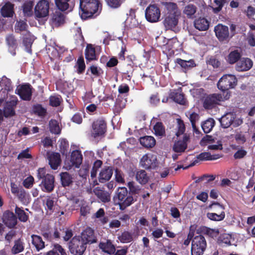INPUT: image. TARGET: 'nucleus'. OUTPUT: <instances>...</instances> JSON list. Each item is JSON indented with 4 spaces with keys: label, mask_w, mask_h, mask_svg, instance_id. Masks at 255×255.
Segmentation results:
<instances>
[{
    "label": "nucleus",
    "mask_w": 255,
    "mask_h": 255,
    "mask_svg": "<svg viewBox=\"0 0 255 255\" xmlns=\"http://www.w3.org/2000/svg\"><path fill=\"white\" fill-rule=\"evenodd\" d=\"M99 247L103 252L109 255H113L116 251L115 246L110 240H107L105 242H100Z\"/></svg>",
    "instance_id": "393cba45"
},
{
    "label": "nucleus",
    "mask_w": 255,
    "mask_h": 255,
    "mask_svg": "<svg viewBox=\"0 0 255 255\" xmlns=\"http://www.w3.org/2000/svg\"><path fill=\"white\" fill-rule=\"evenodd\" d=\"M170 96L175 102L181 105H186L187 101L185 98V95L182 92L181 88H179L171 92Z\"/></svg>",
    "instance_id": "412c9836"
},
{
    "label": "nucleus",
    "mask_w": 255,
    "mask_h": 255,
    "mask_svg": "<svg viewBox=\"0 0 255 255\" xmlns=\"http://www.w3.org/2000/svg\"><path fill=\"white\" fill-rule=\"evenodd\" d=\"M253 66L252 61L248 58L240 59L236 65V69L238 71H246L250 70Z\"/></svg>",
    "instance_id": "5701e85b"
},
{
    "label": "nucleus",
    "mask_w": 255,
    "mask_h": 255,
    "mask_svg": "<svg viewBox=\"0 0 255 255\" xmlns=\"http://www.w3.org/2000/svg\"><path fill=\"white\" fill-rule=\"evenodd\" d=\"M60 96H51L49 98V105L52 107H57L61 104Z\"/></svg>",
    "instance_id": "69168bd1"
},
{
    "label": "nucleus",
    "mask_w": 255,
    "mask_h": 255,
    "mask_svg": "<svg viewBox=\"0 0 255 255\" xmlns=\"http://www.w3.org/2000/svg\"><path fill=\"white\" fill-rule=\"evenodd\" d=\"M200 116L198 114L193 112L189 115V120L191 123L193 130L194 132H197L198 128L196 126V123L199 120Z\"/></svg>",
    "instance_id": "603ef678"
},
{
    "label": "nucleus",
    "mask_w": 255,
    "mask_h": 255,
    "mask_svg": "<svg viewBox=\"0 0 255 255\" xmlns=\"http://www.w3.org/2000/svg\"><path fill=\"white\" fill-rule=\"evenodd\" d=\"M15 94L24 101H30L32 97V87L29 83L19 85L16 90Z\"/></svg>",
    "instance_id": "f8f14e48"
},
{
    "label": "nucleus",
    "mask_w": 255,
    "mask_h": 255,
    "mask_svg": "<svg viewBox=\"0 0 255 255\" xmlns=\"http://www.w3.org/2000/svg\"><path fill=\"white\" fill-rule=\"evenodd\" d=\"M136 180L141 184H145L147 183L149 177L146 171L144 170H140L136 172L135 174Z\"/></svg>",
    "instance_id": "79ce46f5"
},
{
    "label": "nucleus",
    "mask_w": 255,
    "mask_h": 255,
    "mask_svg": "<svg viewBox=\"0 0 255 255\" xmlns=\"http://www.w3.org/2000/svg\"><path fill=\"white\" fill-rule=\"evenodd\" d=\"M14 212L15 215L17 217V219H18L20 222L25 223L28 220V215L25 212L22 208L16 206Z\"/></svg>",
    "instance_id": "ea45409f"
},
{
    "label": "nucleus",
    "mask_w": 255,
    "mask_h": 255,
    "mask_svg": "<svg viewBox=\"0 0 255 255\" xmlns=\"http://www.w3.org/2000/svg\"><path fill=\"white\" fill-rule=\"evenodd\" d=\"M190 140V135L188 133L183 135L182 139L175 141L172 149L177 153L184 152L187 148L188 142Z\"/></svg>",
    "instance_id": "2eb2a0df"
},
{
    "label": "nucleus",
    "mask_w": 255,
    "mask_h": 255,
    "mask_svg": "<svg viewBox=\"0 0 255 255\" xmlns=\"http://www.w3.org/2000/svg\"><path fill=\"white\" fill-rule=\"evenodd\" d=\"M34 1L28 0L25 1L22 5V12L25 17H31L33 15V7Z\"/></svg>",
    "instance_id": "cd10ccee"
},
{
    "label": "nucleus",
    "mask_w": 255,
    "mask_h": 255,
    "mask_svg": "<svg viewBox=\"0 0 255 255\" xmlns=\"http://www.w3.org/2000/svg\"><path fill=\"white\" fill-rule=\"evenodd\" d=\"M83 156L80 151L75 150L72 151L71 155L70 162L71 164L69 166L68 169L75 166L79 168L82 162Z\"/></svg>",
    "instance_id": "6ab92c4d"
},
{
    "label": "nucleus",
    "mask_w": 255,
    "mask_h": 255,
    "mask_svg": "<svg viewBox=\"0 0 255 255\" xmlns=\"http://www.w3.org/2000/svg\"><path fill=\"white\" fill-rule=\"evenodd\" d=\"M165 6L167 11V15H180V11L178 9V6L176 3L166 2Z\"/></svg>",
    "instance_id": "c9c22d12"
},
{
    "label": "nucleus",
    "mask_w": 255,
    "mask_h": 255,
    "mask_svg": "<svg viewBox=\"0 0 255 255\" xmlns=\"http://www.w3.org/2000/svg\"><path fill=\"white\" fill-rule=\"evenodd\" d=\"M32 111L35 115L40 117H45L47 113L46 109L39 104H37L33 106Z\"/></svg>",
    "instance_id": "49530a36"
},
{
    "label": "nucleus",
    "mask_w": 255,
    "mask_h": 255,
    "mask_svg": "<svg viewBox=\"0 0 255 255\" xmlns=\"http://www.w3.org/2000/svg\"><path fill=\"white\" fill-rule=\"evenodd\" d=\"M18 103V99L15 96H11L3 105L4 117L11 118L16 115L15 109Z\"/></svg>",
    "instance_id": "9d476101"
},
{
    "label": "nucleus",
    "mask_w": 255,
    "mask_h": 255,
    "mask_svg": "<svg viewBox=\"0 0 255 255\" xmlns=\"http://www.w3.org/2000/svg\"><path fill=\"white\" fill-rule=\"evenodd\" d=\"M37 177L41 181L39 186L42 191L50 193L54 188V176L50 174L46 173L44 168H39L37 170Z\"/></svg>",
    "instance_id": "7ed1b4c3"
},
{
    "label": "nucleus",
    "mask_w": 255,
    "mask_h": 255,
    "mask_svg": "<svg viewBox=\"0 0 255 255\" xmlns=\"http://www.w3.org/2000/svg\"><path fill=\"white\" fill-rule=\"evenodd\" d=\"M78 236L87 245H91L97 242L94 230L89 227H87Z\"/></svg>",
    "instance_id": "ddd939ff"
},
{
    "label": "nucleus",
    "mask_w": 255,
    "mask_h": 255,
    "mask_svg": "<svg viewBox=\"0 0 255 255\" xmlns=\"http://www.w3.org/2000/svg\"><path fill=\"white\" fill-rule=\"evenodd\" d=\"M177 131L176 132V135L177 137H179L180 135L182 134H184V132L185 131V126L183 120L181 119H177Z\"/></svg>",
    "instance_id": "864d4df0"
},
{
    "label": "nucleus",
    "mask_w": 255,
    "mask_h": 255,
    "mask_svg": "<svg viewBox=\"0 0 255 255\" xmlns=\"http://www.w3.org/2000/svg\"><path fill=\"white\" fill-rule=\"evenodd\" d=\"M115 179L116 181L120 183H125V179L124 177V174L123 172L119 169L116 168L115 170Z\"/></svg>",
    "instance_id": "774afa93"
},
{
    "label": "nucleus",
    "mask_w": 255,
    "mask_h": 255,
    "mask_svg": "<svg viewBox=\"0 0 255 255\" xmlns=\"http://www.w3.org/2000/svg\"><path fill=\"white\" fill-rule=\"evenodd\" d=\"M24 249V243L20 239H18L14 241V245L11 249V253L13 255H16L22 252Z\"/></svg>",
    "instance_id": "58836bf2"
},
{
    "label": "nucleus",
    "mask_w": 255,
    "mask_h": 255,
    "mask_svg": "<svg viewBox=\"0 0 255 255\" xmlns=\"http://www.w3.org/2000/svg\"><path fill=\"white\" fill-rule=\"evenodd\" d=\"M33 36L29 31H27L25 34H23L22 43L25 46L26 51L31 53V46L34 41Z\"/></svg>",
    "instance_id": "bb28decb"
},
{
    "label": "nucleus",
    "mask_w": 255,
    "mask_h": 255,
    "mask_svg": "<svg viewBox=\"0 0 255 255\" xmlns=\"http://www.w3.org/2000/svg\"><path fill=\"white\" fill-rule=\"evenodd\" d=\"M155 134L158 136H163L165 134V128L161 122H157L153 127Z\"/></svg>",
    "instance_id": "6e6d98bb"
},
{
    "label": "nucleus",
    "mask_w": 255,
    "mask_h": 255,
    "mask_svg": "<svg viewBox=\"0 0 255 255\" xmlns=\"http://www.w3.org/2000/svg\"><path fill=\"white\" fill-rule=\"evenodd\" d=\"M52 20L58 24L63 23L64 22V15L60 12H56L52 16Z\"/></svg>",
    "instance_id": "0e129e2a"
},
{
    "label": "nucleus",
    "mask_w": 255,
    "mask_h": 255,
    "mask_svg": "<svg viewBox=\"0 0 255 255\" xmlns=\"http://www.w3.org/2000/svg\"><path fill=\"white\" fill-rule=\"evenodd\" d=\"M92 134L94 137L103 136L107 131V124L104 117L95 119L92 124Z\"/></svg>",
    "instance_id": "6e6552de"
},
{
    "label": "nucleus",
    "mask_w": 255,
    "mask_h": 255,
    "mask_svg": "<svg viewBox=\"0 0 255 255\" xmlns=\"http://www.w3.org/2000/svg\"><path fill=\"white\" fill-rule=\"evenodd\" d=\"M85 58L87 61H91L97 59L95 48L91 44H87L85 49Z\"/></svg>",
    "instance_id": "2f4dec72"
},
{
    "label": "nucleus",
    "mask_w": 255,
    "mask_h": 255,
    "mask_svg": "<svg viewBox=\"0 0 255 255\" xmlns=\"http://www.w3.org/2000/svg\"><path fill=\"white\" fill-rule=\"evenodd\" d=\"M214 31L220 41L227 40L229 38V28L227 26L218 24L214 27Z\"/></svg>",
    "instance_id": "f3484780"
},
{
    "label": "nucleus",
    "mask_w": 255,
    "mask_h": 255,
    "mask_svg": "<svg viewBox=\"0 0 255 255\" xmlns=\"http://www.w3.org/2000/svg\"><path fill=\"white\" fill-rule=\"evenodd\" d=\"M215 125V121L212 118H210L204 121L201 125L204 132L206 133H209Z\"/></svg>",
    "instance_id": "37998d69"
},
{
    "label": "nucleus",
    "mask_w": 255,
    "mask_h": 255,
    "mask_svg": "<svg viewBox=\"0 0 255 255\" xmlns=\"http://www.w3.org/2000/svg\"><path fill=\"white\" fill-rule=\"evenodd\" d=\"M44 205H45V209L50 211V214L53 213L54 210V201L53 199L51 197H48L45 201L44 202Z\"/></svg>",
    "instance_id": "bf43d9fd"
},
{
    "label": "nucleus",
    "mask_w": 255,
    "mask_h": 255,
    "mask_svg": "<svg viewBox=\"0 0 255 255\" xmlns=\"http://www.w3.org/2000/svg\"><path fill=\"white\" fill-rule=\"evenodd\" d=\"M176 63L185 70H189L196 66L195 61L193 59L186 61L181 58H177L176 60Z\"/></svg>",
    "instance_id": "72a5a7b5"
},
{
    "label": "nucleus",
    "mask_w": 255,
    "mask_h": 255,
    "mask_svg": "<svg viewBox=\"0 0 255 255\" xmlns=\"http://www.w3.org/2000/svg\"><path fill=\"white\" fill-rule=\"evenodd\" d=\"M47 154H48V159L50 167L53 170L57 169L61 162L60 154L57 152H52L50 154L48 152Z\"/></svg>",
    "instance_id": "b1692460"
},
{
    "label": "nucleus",
    "mask_w": 255,
    "mask_h": 255,
    "mask_svg": "<svg viewBox=\"0 0 255 255\" xmlns=\"http://www.w3.org/2000/svg\"><path fill=\"white\" fill-rule=\"evenodd\" d=\"M119 240L123 243H128L133 240L131 234L128 231H124L119 237Z\"/></svg>",
    "instance_id": "4d7b16f0"
},
{
    "label": "nucleus",
    "mask_w": 255,
    "mask_h": 255,
    "mask_svg": "<svg viewBox=\"0 0 255 255\" xmlns=\"http://www.w3.org/2000/svg\"><path fill=\"white\" fill-rule=\"evenodd\" d=\"M234 120V115L231 113H229L221 117L220 122L223 128H228L232 125Z\"/></svg>",
    "instance_id": "c756f323"
},
{
    "label": "nucleus",
    "mask_w": 255,
    "mask_h": 255,
    "mask_svg": "<svg viewBox=\"0 0 255 255\" xmlns=\"http://www.w3.org/2000/svg\"><path fill=\"white\" fill-rule=\"evenodd\" d=\"M0 13L3 17H12L14 14V4L10 2H6L1 8Z\"/></svg>",
    "instance_id": "a878e982"
},
{
    "label": "nucleus",
    "mask_w": 255,
    "mask_h": 255,
    "mask_svg": "<svg viewBox=\"0 0 255 255\" xmlns=\"http://www.w3.org/2000/svg\"><path fill=\"white\" fill-rule=\"evenodd\" d=\"M207 247L205 237L200 235L196 236L191 243V255H203Z\"/></svg>",
    "instance_id": "423d86ee"
},
{
    "label": "nucleus",
    "mask_w": 255,
    "mask_h": 255,
    "mask_svg": "<svg viewBox=\"0 0 255 255\" xmlns=\"http://www.w3.org/2000/svg\"><path fill=\"white\" fill-rule=\"evenodd\" d=\"M2 221L4 225L9 229L14 228L18 222L16 216L9 210H6L3 213Z\"/></svg>",
    "instance_id": "4468645a"
},
{
    "label": "nucleus",
    "mask_w": 255,
    "mask_h": 255,
    "mask_svg": "<svg viewBox=\"0 0 255 255\" xmlns=\"http://www.w3.org/2000/svg\"><path fill=\"white\" fill-rule=\"evenodd\" d=\"M230 97V93L226 92L225 96L221 94H212L207 95L204 98L203 106L206 110H211L219 105L220 102L228 100Z\"/></svg>",
    "instance_id": "20e7f679"
},
{
    "label": "nucleus",
    "mask_w": 255,
    "mask_h": 255,
    "mask_svg": "<svg viewBox=\"0 0 255 255\" xmlns=\"http://www.w3.org/2000/svg\"><path fill=\"white\" fill-rule=\"evenodd\" d=\"M61 184L63 187L69 186L73 182V178L67 172H62L60 174Z\"/></svg>",
    "instance_id": "4c0bfd02"
},
{
    "label": "nucleus",
    "mask_w": 255,
    "mask_h": 255,
    "mask_svg": "<svg viewBox=\"0 0 255 255\" xmlns=\"http://www.w3.org/2000/svg\"><path fill=\"white\" fill-rule=\"evenodd\" d=\"M87 247V245L78 236L73 237L68 243L69 252L73 255H83Z\"/></svg>",
    "instance_id": "39448f33"
},
{
    "label": "nucleus",
    "mask_w": 255,
    "mask_h": 255,
    "mask_svg": "<svg viewBox=\"0 0 255 255\" xmlns=\"http://www.w3.org/2000/svg\"><path fill=\"white\" fill-rule=\"evenodd\" d=\"M194 26L200 31H205L208 29L209 22L205 18L200 17L194 21Z\"/></svg>",
    "instance_id": "c85d7f7f"
},
{
    "label": "nucleus",
    "mask_w": 255,
    "mask_h": 255,
    "mask_svg": "<svg viewBox=\"0 0 255 255\" xmlns=\"http://www.w3.org/2000/svg\"><path fill=\"white\" fill-rule=\"evenodd\" d=\"M140 143L144 147L149 148L153 147L155 144V139L151 136H144L139 138Z\"/></svg>",
    "instance_id": "7c9ffc66"
},
{
    "label": "nucleus",
    "mask_w": 255,
    "mask_h": 255,
    "mask_svg": "<svg viewBox=\"0 0 255 255\" xmlns=\"http://www.w3.org/2000/svg\"><path fill=\"white\" fill-rule=\"evenodd\" d=\"M197 10L196 6L193 4H189L186 5L183 10V13L186 14L188 18H193V15Z\"/></svg>",
    "instance_id": "de8ad7c7"
},
{
    "label": "nucleus",
    "mask_w": 255,
    "mask_h": 255,
    "mask_svg": "<svg viewBox=\"0 0 255 255\" xmlns=\"http://www.w3.org/2000/svg\"><path fill=\"white\" fill-rule=\"evenodd\" d=\"M179 45V41L177 38H172L168 39L167 43L164 45L166 47V49H167L168 51L172 50L174 51L175 50H177L178 46Z\"/></svg>",
    "instance_id": "8fccbe9b"
},
{
    "label": "nucleus",
    "mask_w": 255,
    "mask_h": 255,
    "mask_svg": "<svg viewBox=\"0 0 255 255\" xmlns=\"http://www.w3.org/2000/svg\"><path fill=\"white\" fill-rule=\"evenodd\" d=\"M99 0H80L79 14L83 19L91 17L98 10Z\"/></svg>",
    "instance_id": "f03ea898"
},
{
    "label": "nucleus",
    "mask_w": 255,
    "mask_h": 255,
    "mask_svg": "<svg viewBox=\"0 0 255 255\" xmlns=\"http://www.w3.org/2000/svg\"><path fill=\"white\" fill-rule=\"evenodd\" d=\"M77 64L78 65L77 69V73L79 74H82L84 72L86 68L84 59L83 56H80L78 58Z\"/></svg>",
    "instance_id": "052dcab7"
},
{
    "label": "nucleus",
    "mask_w": 255,
    "mask_h": 255,
    "mask_svg": "<svg viewBox=\"0 0 255 255\" xmlns=\"http://www.w3.org/2000/svg\"><path fill=\"white\" fill-rule=\"evenodd\" d=\"M156 158L151 154H146L143 155L140 160L141 166L146 169L155 168Z\"/></svg>",
    "instance_id": "dca6fc26"
},
{
    "label": "nucleus",
    "mask_w": 255,
    "mask_h": 255,
    "mask_svg": "<svg viewBox=\"0 0 255 255\" xmlns=\"http://www.w3.org/2000/svg\"><path fill=\"white\" fill-rule=\"evenodd\" d=\"M93 193L100 201L104 203L111 201L112 191H106L100 187H97L93 189Z\"/></svg>",
    "instance_id": "a211bd4d"
},
{
    "label": "nucleus",
    "mask_w": 255,
    "mask_h": 255,
    "mask_svg": "<svg viewBox=\"0 0 255 255\" xmlns=\"http://www.w3.org/2000/svg\"><path fill=\"white\" fill-rule=\"evenodd\" d=\"M113 174V168L111 166H106L100 171L98 180L100 183H104L108 181L111 178Z\"/></svg>",
    "instance_id": "aec40b11"
},
{
    "label": "nucleus",
    "mask_w": 255,
    "mask_h": 255,
    "mask_svg": "<svg viewBox=\"0 0 255 255\" xmlns=\"http://www.w3.org/2000/svg\"><path fill=\"white\" fill-rule=\"evenodd\" d=\"M28 25L26 23V20H19L17 21L15 26L14 29L16 33H20L22 31H27Z\"/></svg>",
    "instance_id": "a18cd8bd"
},
{
    "label": "nucleus",
    "mask_w": 255,
    "mask_h": 255,
    "mask_svg": "<svg viewBox=\"0 0 255 255\" xmlns=\"http://www.w3.org/2000/svg\"><path fill=\"white\" fill-rule=\"evenodd\" d=\"M127 186L129 189V192H128V193H130L131 195H132L133 194H138L140 189L138 186L136 185L134 182H128Z\"/></svg>",
    "instance_id": "e2e57ef3"
},
{
    "label": "nucleus",
    "mask_w": 255,
    "mask_h": 255,
    "mask_svg": "<svg viewBox=\"0 0 255 255\" xmlns=\"http://www.w3.org/2000/svg\"><path fill=\"white\" fill-rule=\"evenodd\" d=\"M70 0H54L57 8L61 11H65L69 9Z\"/></svg>",
    "instance_id": "3c124183"
},
{
    "label": "nucleus",
    "mask_w": 255,
    "mask_h": 255,
    "mask_svg": "<svg viewBox=\"0 0 255 255\" xmlns=\"http://www.w3.org/2000/svg\"><path fill=\"white\" fill-rule=\"evenodd\" d=\"M114 200L115 204L119 206V209L121 211L125 210L136 201V199L133 198L125 187L118 188L114 197Z\"/></svg>",
    "instance_id": "f257e3e1"
},
{
    "label": "nucleus",
    "mask_w": 255,
    "mask_h": 255,
    "mask_svg": "<svg viewBox=\"0 0 255 255\" xmlns=\"http://www.w3.org/2000/svg\"><path fill=\"white\" fill-rule=\"evenodd\" d=\"M179 16L177 15H167L163 22L166 29L172 30L175 28L178 24Z\"/></svg>",
    "instance_id": "4be33fe9"
},
{
    "label": "nucleus",
    "mask_w": 255,
    "mask_h": 255,
    "mask_svg": "<svg viewBox=\"0 0 255 255\" xmlns=\"http://www.w3.org/2000/svg\"><path fill=\"white\" fill-rule=\"evenodd\" d=\"M160 10L156 4H150L145 9V16L150 22H156L159 20Z\"/></svg>",
    "instance_id": "9b49d317"
},
{
    "label": "nucleus",
    "mask_w": 255,
    "mask_h": 255,
    "mask_svg": "<svg viewBox=\"0 0 255 255\" xmlns=\"http://www.w3.org/2000/svg\"><path fill=\"white\" fill-rule=\"evenodd\" d=\"M60 151L63 155H67L68 153L69 143L67 140L63 139L61 140L59 145Z\"/></svg>",
    "instance_id": "680f3d73"
},
{
    "label": "nucleus",
    "mask_w": 255,
    "mask_h": 255,
    "mask_svg": "<svg viewBox=\"0 0 255 255\" xmlns=\"http://www.w3.org/2000/svg\"><path fill=\"white\" fill-rule=\"evenodd\" d=\"M6 42L8 46L12 48L15 49L17 46V40L12 34L6 36Z\"/></svg>",
    "instance_id": "13d9d810"
},
{
    "label": "nucleus",
    "mask_w": 255,
    "mask_h": 255,
    "mask_svg": "<svg viewBox=\"0 0 255 255\" xmlns=\"http://www.w3.org/2000/svg\"><path fill=\"white\" fill-rule=\"evenodd\" d=\"M90 71L92 75L95 77H100L103 74V70L100 68L95 65H92L87 70L86 74H88V72Z\"/></svg>",
    "instance_id": "5fc2aeb1"
},
{
    "label": "nucleus",
    "mask_w": 255,
    "mask_h": 255,
    "mask_svg": "<svg viewBox=\"0 0 255 255\" xmlns=\"http://www.w3.org/2000/svg\"><path fill=\"white\" fill-rule=\"evenodd\" d=\"M49 130L52 133L59 134L61 132V128L58 122L55 120H51L49 123Z\"/></svg>",
    "instance_id": "09e8293b"
},
{
    "label": "nucleus",
    "mask_w": 255,
    "mask_h": 255,
    "mask_svg": "<svg viewBox=\"0 0 255 255\" xmlns=\"http://www.w3.org/2000/svg\"><path fill=\"white\" fill-rule=\"evenodd\" d=\"M198 232L213 238L216 237L219 234L218 230L211 229L204 226H201L198 230Z\"/></svg>",
    "instance_id": "473e14b6"
},
{
    "label": "nucleus",
    "mask_w": 255,
    "mask_h": 255,
    "mask_svg": "<svg viewBox=\"0 0 255 255\" xmlns=\"http://www.w3.org/2000/svg\"><path fill=\"white\" fill-rule=\"evenodd\" d=\"M241 53L237 50L231 51L227 58V61L231 64H233L235 63H237L239 59L241 58Z\"/></svg>",
    "instance_id": "c03bdc74"
},
{
    "label": "nucleus",
    "mask_w": 255,
    "mask_h": 255,
    "mask_svg": "<svg viewBox=\"0 0 255 255\" xmlns=\"http://www.w3.org/2000/svg\"><path fill=\"white\" fill-rule=\"evenodd\" d=\"M90 207L88 205L86 202L82 203L80 207V214L82 216H86L88 214L90 213Z\"/></svg>",
    "instance_id": "338daca9"
},
{
    "label": "nucleus",
    "mask_w": 255,
    "mask_h": 255,
    "mask_svg": "<svg viewBox=\"0 0 255 255\" xmlns=\"http://www.w3.org/2000/svg\"><path fill=\"white\" fill-rule=\"evenodd\" d=\"M237 84V79L235 76L231 74L224 75L219 80L217 86L223 92L234 88Z\"/></svg>",
    "instance_id": "0eeeda50"
},
{
    "label": "nucleus",
    "mask_w": 255,
    "mask_h": 255,
    "mask_svg": "<svg viewBox=\"0 0 255 255\" xmlns=\"http://www.w3.org/2000/svg\"><path fill=\"white\" fill-rule=\"evenodd\" d=\"M218 208L220 209V214L217 213H208L207 214V218L212 221H221L224 220L225 217V212L224 209L221 206H218Z\"/></svg>",
    "instance_id": "f704fd0d"
},
{
    "label": "nucleus",
    "mask_w": 255,
    "mask_h": 255,
    "mask_svg": "<svg viewBox=\"0 0 255 255\" xmlns=\"http://www.w3.org/2000/svg\"><path fill=\"white\" fill-rule=\"evenodd\" d=\"M45 255H67V254L65 250L61 245L56 244L54 248L46 253Z\"/></svg>",
    "instance_id": "a19ab883"
},
{
    "label": "nucleus",
    "mask_w": 255,
    "mask_h": 255,
    "mask_svg": "<svg viewBox=\"0 0 255 255\" xmlns=\"http://www.w3.org/2000/svg\"><path fill=\"white\" fill-rule=\"evenodd\" d=\"M32 244L35 247L37 251L43 249L45 247V243L42 238L38 235H32L31 236Z\"/></svg>",
    "instance_id": "e433bc0d"
},
{
    "label": "nucleus",
    "mask_w": 255,
    "mask_h": 255,
    "mask_svg": "<svg viewBox=\"0 0 255 255\" xmlns=\"http://www.w3.org/2000/svg\"><path fill=\"white\" fill-rule=\"evenodd\" d=\"M50 2L48 0H40L35 5L34 14L36 19L47 16L49 14Z\"/></svg>",
    "instance_id": "1a4fd4ad"
}]
</instances>
